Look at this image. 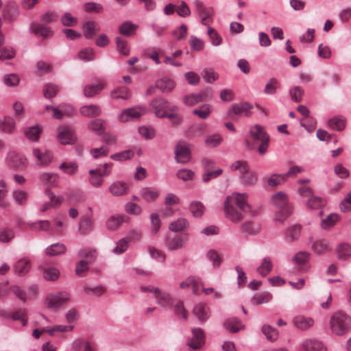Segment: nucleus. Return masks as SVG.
I'll list each match as a JSON object with an SVG mask.
<instances>
[{"label": "nucleus", "instance_id": "1", "mask_svg": "<svg viewBox=\"0 0 351 351\" xmlns=\"http://www.w3.org/2000/svg\"><path fill=\"white\" fill-rule=\"evenodd\" d=\"M247 199L246 193H233L228 196L224 202L226 218L234 223L241 221L244 217L243 213L250 210Z\"/></svg>", "mask_w": 351, "mask_h": 351}, {"label": "nucleus", "instance_id": "2", "mask_svg": "<svg viewBox=\"0 0 351 351\" xmlns=\"http://www.w3.org/2000/svg\"><path fill=\"white\" fill-rule=\"evenodd\" d=\"M150 106L158 118H168L174 125L182 122V118L178 114V108L175 105H170L169 101L162 98L154 99Z\"/></svg>", "mask_w": 351, "mask_h": 351}, {"label": "nucleus", "instance_id": "3", "mask_svg": "<svg viewBox=\"0 0 351 351\" xmlns=\"http://www.w3.org/2000/svg\"><path fill=\"white\" fill-rule=\"evenodd\" d=\"M328 326L332 334L343 336L351 330V316L344 311H337L331 315Z\"/></svg>", "mask_w": 351, "mask_h": 351}, {"label": "nucleus", "instance_id": "4", "mask_svg": "<svg viewBox=\"0 0 351 351\" xmlns=\"http://www.w3.org/2000/svg\"><path fill=\"white\" fill-rule=\"evenodd\" d=\"M271 202L277 208V215L275 217L276 221L283 222L292 212L291 206L288 204L287 195L280 191L271 197Z\"/></svg>", "mask_w": 351, "mask_h": 351}, {"label": "nucleus", "instance_id": "5", "mask_svg": "<svg viewBox=\"0 0 351 351\" xmlns=\"http://www.w3.org/2000/svg\"><path fill=\"white\" fill-rule=\"evenodd\" d=\"M250 138L253 141L260 143L258 147L259 153L264 154L266 152L268 148L269 136L265 132L264 128L260 125L256 124L250 128Z\"/></svg>", "mask_w": 351, "mask_h": 351}, {"label": "nucleus", "instance_id": "6", "mask_svg": "<svg viewBox=\"0 0 351 351\" xmlns=\"http://www.w3.org/2000/svg\"><path fill=\"white\" fill-rule=\"evenodd\" d=\"M110 164L104 163L102 167L88 171V183L95 188H99L104 183V178L110 174Z\"/></svg>", "mask_w": 351, "mask_h": 351}, {"label": "nucleus", "instance_id": "7", "mask_svg": "<svg viewBox=\"0 0 351 351\" xmlns=\"http://www.w3.org/2000/svg\"><path fill=\"white\" fill-rule=\"evenodd\" d=\"M231 169L239 171L241 176V182L245 185H252L257 180L256 174L254 172L249 171V167L246 162L237 160L231 165Z\"/></svg>", "mask_w": 351, "mask_h": 351}, {"label": "nucleus", "instance_id": "8", "mask_svg": "<svg viewBox=\"0 0 351 351\" xmlns=\"http://www.w3.org/2000/svg\"><path fill=\"white\" fill-rule=\"evenodd\" d=\"M70 293L66 291L58 292L49 294L45 299L46 306L57 310L70 300Z\"/></svg>", "mask_w": 351, "mask_h": 351}, {"label": "nucleus", "instance_id": "9", "mask_svg": "<svg viewBox=\"0 0 351 351\" xmlns=\"http://www.w3.org/2000/svg\"><path fill=\"white\" fill-rule=\"evenodd\" d=\"M187 241L186 234L176 236L167 234L165 237L164 245L168 250L175 251L183 248Z\"/></svg>", "mask_w": 351, "mask_h": 351}, {"label": "nucleus", "instance_id": "10", "mask_svg": "<svg viewBox=\"0 0 351 351\" xmlns=\"http://www.w3.org/2000/svg\"><path fill=\"white\" fill-rule=\"evenodd\" d=\"M143 291H149L154 295L156 302L163 307H168L171 305L172 300L167 293L162 292L158 288L154 287H142Z\"/></svg>", "mask_w": 351, "mask_h": 351}, {"label": "nucleus", "instance_id": "11", "mask_svg": "<svg viewBox=\"0 0 351 351\" xmlns=\"http://www.w3.org/2000/svg\"><path fill=\"white\" fill-rule=\"evenodd\" d=\"M212 93L209 89H205L198 93H192L184 97V103L189 106H193L198 103L211 99Z\"/></svg>", "mask_w": 351, "mask_h": 351}, {"label": "nucleus", "instance_id": "12", "mask_svg": "<svg viewBox=\"0 0 351 351\" xmlns=\"http://www.w3.org/2000/svg\"><path fill=\"white\" fill-rule=\"evenodd\" d=\"M252 106L247 102L233 104L228 111V115L231 119L234 117L245 116L250 117L251 114L250 110Z\"/></svg>", "mask_w": 351, "mask_h": 351}, {"label": "nucleus", "instance_id": "13", "mask_svg": "<svg viewBox=\"0 0 351 351\" xmlns=\"http://www.w3.org/2000/svg\"><path fill=\"white\" fill-rule=\"evenodd\" d=\"M194 4L195 10L201 19V23L204 25H208L212 23L213 9L211 8L204 7L203 3L199 0H195Z\"/></svg>", "mask_w": 351, "mask_h": 351}, {"label": "nucleus", "instance_id": "14", "mask_svg": "<svg viewBox=\"0 0 351 351\" xmlns=\"http://www.w3.org/2000/svg\"><path fill=\"white\" fill-rule=\"evenodd\" d=\"M291 322L295 328L302 331L311 329L315 324V321L312 317H306L303 315L295 316Z\"/></svg>", "mask_w": 351, "mask_h": 351}, {"label": "nucleus", "instance_id": "15", "mask_svg": "<svg viewBox=\"0 0 351 351\" xmlns=\"http://www.w3.org/2000/svg\"><path fill=\"white\" fill-rule=\"evenodd\" d=\"M301 348L304 351H327V348L323 342L315 338L303 340Z\"/></svg>", "mask_w": 351, "mask_h": 351}, {"label": "nucleus", "instance_id": "16", "mask_svg": "<svg viewBox=\"0 0 351 351\" xmlns=\"http://www.w3.org/2000/svg\"><path fill=\"white\" fill-rule=\"evenodd\" d=\"M5 161L12 168L25 169L28 165V160L25 155H8Z\"/></svg>", "mask_w": 351, "mask_h": 351}, {"label": "nucleus", "instance_id": "17", "mask_svg": "<svg viewBox=\"0 0 351 351\" xmlns=\"http://www.w3.org/2000/svg\"><path fill=\"white\" fill-rule=\"evenodd\" d=\"M58 140L62 145H73L77 141V138L71 128L65 127L59 132Z\"/></svg>", "mask_w": 351, "mask_h": 351}, {"label": "nucleus", "instance_id": "18", "mask_svg": "<svg viewBox=\"0 0 351 351\" xmlns=\"http://www.w3.org/2000/svg\"><path fill=\"white\" fill-rule=\"evenodd\" d=\"M146 109L143 107H135L128 108L123 111L119 116V119L121 122L128 121L130 118H137L145 114Z\"/></svg>", "mask_w": 351, "mask_h": 351}, {"label": "nucleus", "instance_id": "19", "mask_svg": "<svg viewBox=\"0 0 351 351\" xmlns=\"http://www.w3.org/2000/svg\"><path fill=\"white\" fill-rule=\"evenodd\" d=\"M129 184L124 181H115L109 186V191L114 197L123 196L129 191Z\"/></svg>", "mask_w": 351, "mask_h": 351}, {"label": "nucleus", "instance_id": "20", "mask_svg": "<svg viewBox=\"0 0 351 351\" xmlns=\"http://www.w3.org/2000/svg\"><path fill=\"white\" fill-rule=\"evenodd\" d=\"M213 162L212 161H205L203 162V167L204 168L205 172L202 175V180L204 182H208L210 180L217 178L219 176L223 171L221 169H218L216 170L213 171L211 169V167L213 166Z\"/></svg>", "mask_w": 351, "mask_h": 351}, {"label": "nucleus", "instance_id": "21", "mask_svg": "<svg viewBox=\"0 0 351 351\" xmlns=\"http://www.w3.org/2000/svg\"><path fill=\"white\" fill-rule=\"evenodd\" d=\"M193 337L189 340L188 345L193 349L199 348L204 343V336L202 329L195 328L192 330Z\"/></svg>", "mask_w": 351, "mask_h": 351}, {"label": "nucleus", "instance_id": "22", "mask_svg": "<svg viewBox=\"0 0 351 351\" xmlns=\"http://www.w3.org/2000/svg\"><path fill=\"white\" fill-rule=\"evenodd\" d=\"M94 220L91 215H84L81 217L79 223V230L83 234H86L94 229Z\"/></svg>", "mask_w": 351, "mask_h": 351}, {"label": "nucleus", "instance_id": "23", "mask_svg": "<svg viewBox=\"0 0 351 351\" xmlns=\"http://www.w3.org/2000/svg\"><path fill=\"white\" fill-rule=\"evenodd\" d=\"M128 219V217L123 215H112L106 221V227L110 230H115L120 227L123 222H126Z\"/></svg>", "mask_w": 351, "mask_h": 351}, {"label": "nucleus", "instance_id": "24", "mask_svg": "<svg viewBox=\"0 0 351 351\" xmlns=\"http://www.w3.org/2000/svg\"><path fill=\"white\" fill-rule=\"evenodd\" d=\"M80 112L86 117H98L101 114V109L96 104L84 105L80 108Z\"/></svg>", "mask_w": 351, "mask_h": 351}, {"label": "nucleus", "instance_id": "25", "mask_svg": "<svg viewBox=\"0 0 351 351\" xmlns=\"http://www.w3.org/2000/svg\"><path fill=\"white\" fill-rule=\"evenodd\" d=\"M193 313L199 321L202 322L206 321L210 316L208 307L206 304L201 303L195 306Z\"/></svg>", "mask_w": 351, "mask_h": 351}, {"label": "nucleus", "instance_id": "26", "mask_svg": "<svg viewBox=\"0 0 351 351\" xmlns=\"http://www.w3.org/2000/svg\"><path fill=\"white\" fill-rule=\"evenodd\" d=\"M84 34L86 38L91 39L95 34L100 30L99 25L93 21L86 22L83 27Z\"/></svg>", "mask_w": 351, "mask_h": 351}, {"label": "nucleus", "instance_id": "27", "mask_svg": "<svg viewBox=\"0 0 351 351\" xmlns=\"http://www.w3.org/2000/svg\"><path fill=\"white\" fill-rule=\"evenodd\" d=\"M273 263L269 256H265L262 259L260 265L257 267L256 271L262 277L267 276L272 270Z\"/></svg>", "mask_w": 351, "mask_h": 351}, {"label": "nucleus", "instance_id": "28", "mask_svg": "<svg viewBox=\"0 0 351 351\" xmlns=\"http://www.w3.org/2000/svg\"><path fill=\"white\" fill-rule=\"evenodd\" d=\"M336 253L337 257L340 260H347L351 256V245L350 244L343 242L336 247Z\"/></svg>", "mask_w": 351, "mask_h": 351}, {"label": "nucleus", "instance_id": "29", "mask_svg": "<svg viewBox=\"0 0 351 351\" xmlns=\"http://www.w3.org/2000/svg\"><path fill=\"white\" fill-rule=\"evenodd\" d=\"M31 267V261L27 258H23L18 261L14 265V269L16 274L19 275H24L27 274Z\"/></svg>", "mask_w": 351, "mask_h": 351}, {"label": "nucleus", "instance_id": "30", "mask_svg": "<svg viewBox=\"0 0 351 351\" xmlns=\"http://www.w3.org/2000/svg\"><path fill=\"white\" fill-rule=\"evenodd\" d=\"M176 84L173 80L167 77H163L156 82V87L163 93L171 92L174 88Z\"/></svg>", "mask_w": 351, "mask_h": 351}, {"label": "nucleus", "instance_id": "31", "mask_svg": "<svg viewBox=\"0 0 351 351\" xmlns=\"http://www.w3.org/2000/svg\"><path fill=\"white\" fill-rule=\"evenodd\" d=\"M159 191L152 187H145L141 191V195L147 202H154L158 197Z\"/></svg>", "mask_w": 351, "mask_h": 351}, {"label": "nucleus", "instance_id": "32", "mask_svg": "<svg viewBox=\"0 0 351 351\" xmlns=\"http://www.w3.org/2000/svg\"><path fill=\"white\" fill-rule=\"evenodd\" d=\"M240 228L241 232L246 236H254L261 231V227L251 221L244 223Z\"/></svg>", "mask_w": 351, "mask_h": 351}, {"label": "nucleus", "instance_id": "33", "mask_svg": "<svg viewBox=\"0 0 351 351\" xmlns=\"http://www.w3.org/2000/svg\"><path fill=\"white\" fill-rule=\"evenodd\" d=\"M189 223L186 219L180 217L169 223V229L173 232H178L186 229Z\"/></svg>", "mask_w": 351, "mask_h": 351}, {"label": "nucleus", "instance_id": "34", "mask_svg": "<svg viewBox=\"0 0 351 351\" xmlns=\"http://www.w3.org/2000/svg\"><path fill=\"white\" fill-rule=\"evenodd\" d=\"M66 246L62 243L51 244L45 249V254L47 256H58L66 252Z\"/></svg>", "mask_w": 351, "mask_h": 351}, {"label": "nucleus", "instance_id": "35", "mask_svg": "<svg viewBox=\"0 0 351 351\" xmlns=\"http://www.w3.org/2000/svg\"><path fill=\"white\" fill-rule=\"evenodd\" d=\"M30 160L34 162L32 165L42 167L49 165L52 160V157L51 155H32Z\"/></svg>", "mask_w": 351, "mask_h": 351}, {"label": "nucleus", "instance_id": "36", "mask_svg": "<svg viewBox=\"0 0 351 351\" xmlns=\"http://www.w3.org/2000/svg\"><path fill=\"white\" fill-rule=\"evenodd\" d=\"M104 88V86L101 82L97 84L86 85L84 88V95L86 97H93L98 95Z\"/></svg>", "mask_w": 351, "mask_h": 351}, {"label": "nucleus", "instance_id": "37", "mask_svg": "<svg viewBox=\"0 0 351 351\" xmlns=\"http://www.w3.org/2000/svg\"><path fill=\"white\" fill-rule=\"evenodd\" d=\"M300 235V228L297 225L292 226L285 232V239L288 243L297 240Z\"/></svg>", "mask_w": 351, "mask_h": 351}, {"label": "nucleus", "instance_id": "38", "mask_svg": "<svg viewBox=\"0 0 351 351\" xmlns=\"http://www.w3.org/2000/svg\"><path fill=\"white\" fill-rule=\"evenodd\" d=\"M199 286V280L194 276H189L184 280L182 281L180 283V289H187L191 287L193 289V291L196 293L198 289Z\"/></svg>", "mask_w": 351, "mask_h": 351}, {"label": "nucleus", "instance_id": "39", "mask_svg": "<svg viewBox=\"0 0 351 351\" xmlns=\"http://www.w3.org/2000/svg\"><path fill=\"white\" fill-rule=\"evenodd\" d=\"M194 152V146L184 141H180L178 142L174 154H191Z\"/></svg>", "mask_w": 351, "mask_h": 351}, {"label": "nucleus", "instance_id": "40", "mask_svg": "<svg viewBox=\"0 0 351 351\" xmlns=\"http://www.w3.org/2000/svg\"><path fill=\"white\" fill-rule=\"evenodd\" d=\"M280 86V82L275 77H272L265 84L264 93L266 95H275L277 89Z\"/></svg>", "mask_w": 351, "mask_h": 351}, {"label": "nucleus", "instance_id": "41", "mask_svg": "<svg viewBox=\"0 0 351 351\" xmlns=\"http://www.w3.org/2000/svg\"><path fill=\"white\" fill-rule=\"evenodd\" d=\"M212 112V108L210 104H205L198 108L193 110V114L197 115L202 119H206Z\"/></svg>", "mask_w": 351, "mask_h": 351}, {"label": "nucleus", "instance_id": "42", "mask_svg": "<svg viewBox=\"0 0 351 351\" xmlns=\"http://www.w3.org/2000/svg\"><path fill=\"white\" fill-rule=\"evenodd\" d=\"M88 128L90 130L99 135L104 134L105 132L104 121L101 119H97L89 122L88 124Z\"/></svg>", "mask_w": 351, "mask_h": 351}, {"label": "nucleus", "instance_id": "43", "mask_svg": "<svg viewBox=\"0 0 351 351\" xmlns=\"http://www.w3.org/2000/svg\"><path fill=\"white\" fill-rule=\"evenodd\" d=\"M312 250L317 254H322L330 250L329 243L325 239L317 240L313 243Z\"/></svg>", "mask_w": 351, "mask_h": 351}, {"label": "nucleus", "instance_id": "44", "mask_svg": "<svg viewBox=\"0 0 351 351\" xmlns=\"http://www.w3.org/2000/svg\"><path fill=\"white\" fill-rule=\"evenodd\" d=\"M224 326L226 330L232 332H237L244 328V325L236 318L230 319L225 322Z\"/></svg>", "mask_w": 351, "mask_h": 351}, {"label": "nucleus", "instance_id": "45", "mask_svg": "<svg viewBox=\"0 0 351 351\" xmlns=\"http://www.w3.org/2000/svg\"><path fill=\"white\" fill-rule=\"evenodd\" d=\"M137 27V25L133 24L130 21H127L119 26V30L123 36H131L135 32Z\"/></svg>", "mask_w": 351, "mask_h": 351}, {"label": "nucleus", "instance_id": "46", "mask_svg": "<svg viewBox=\"0 0 351 351\" xmlns=\"http://www.w3.org/2000/svg\"><path fill=\"white\" fill-rule=\"evenodd\" d=\"M41 132V128L38 125L29 127L25 130V136L32 141H37Z\"/></svg>", "mask_w": 351, "mask_h": 351}, {"label": "nucleus", "instance_id": "47", "mask_svg": "<svg viewBox=\"0 0 351 351\" xmlns=\"http://www.w3.org/2000/svg\"><path fill=\"white\" fill-rule=\"evenodd\" d=\"M117 50L123 56H128L130 47L127 40L121 37L116 38Z\"/></svg>", "mask_w": 351, "mask_h": 351}, {"label": "nucleus", "instance_id": "48", "mask_svg": "<svg viewBox=\"0 0 351 351\" xmlns=\"http://www.w3.org/2000/svg\"><path fill=\"white\" fill-rule=\"evenodd\" d=\"M304 93L303 88L299 86L291 87L289 90L291 100L296 103L300 102L302 100Z\"/></svg>", "mask_w": 351, "mask_h": 351}, {"label": "nucleus", "instance_id": "49", "mask_svg": "<svg viewBox=\"0 0 351 351\" xmlns=\"http://www.w3.org/2000/svg\"><path fill=\"white\" fill-rule=\"evenodd\" d=\"M12 197L16 204L23 205L27 200L28 193L23 190H16L13 191Z\"/></svg>", "mask_w": 351, "mask_h": 351}, {"label": "nucleus", "instance_id": "50", "mask_svg": "<svg viewBox=\"0 0 351 351\" xmlns=\"http://www.w3.org/2000/svg\"><path fill=\"white\" fill-rule=\"evenodd\" d=\"M0 128L3 132L11 133L15 128V121L12 117H5L0 123Z\"/></svg>", "mask_w": 351, "mask_h": 351}, {"label": "nucleus", "instance_id": "51", "mask_svg": "<svg viewBox=\"0 0 351 351\" xmlns=\"http://www.w3.org/2000/svg\"><path fill=\"white\" fill-rule=\"evenodd\" d=\"M43 276L47 280L54 281L58 279L60 271L53 267H47L43 271Z\"/></svg>", "mask_w": 351, "mask_h": 351}, {"label": "nucleus", "instance_id": "52", "mask_svg": "<svg viewBox=\"0 0 351 351\" xmlns=\"http://www.w3.org/2000/svg\"><path fill=\"white\" fill-rule=\"evenodd\" d=\"M272 298V295L269 293H259L255 295L252 301L254 304L258 305L269 302Z\"/></svg>", "mask_w": 351, "mask_h": 351}, {"label": "nucleus", "instance_id": "53", "mask_svg": "<svg viewBox=\"0 0 351 351\" xmlns=\"http://www.w3.org/2000/svg\"><path fill=\"white\" fill-rule=\"evenodd\" d=\"M32 230L47 231L51 228L50 222L48 220H40L29 224Z\"/></svg>", "mask_w": 351, "mask_h": 351}, {"label": "nucleus", "instance_id": "54", "mask_svg": "<svg viewBox=\"0 0 351 351\" xmlns=\"http://www.w3.org/2000/svg\"><path fill=\"white\" fill-rule=\"evenodd\" d=\"M190 210L194 217H199L204 214L205 208L202 202L195 201L191 203Z\"/></svg>", "mask_w": 351, "mask_h": 351}, {"label": "nucleus", "instance_id": "55", "mask_svg": "<svg viewBox=\"0 0 351 351\" xmlns=\"http://www.w3.org/2000/svg\"><path fill=\"white\" fill-rule=\"evenodd\" d=\"M324 204V200L317 196H311L306 202L308 208L317 210Z\"/></svg>", "mask_w": 351, "mask_h": 351}, {"label": "nucleus", "instance_id": "56", "mask_svg": "<svg viewBox=\"0 0 351 351\" xmlns=\"http://www.w3.org/2000/svg\"><path fill=\"white\" fill-rule=\"evenodd\" d=\"M110 95L114 99H127L130 97V93L127 88L120 87L112 90Z\"/></svg>", "mask_w": 351, "mask_h": 351}, {"label": "nucleus", "instance_id": "57", "mask_svg": "<svg viewBox=\"0 0 351 351\" xmlns=\"http://www.w3.org/2000/svg\"><path fill=\"white\" fill-rule=\"evenodd\" d=\"M286 180V175L285 174H273L269 177L267 184L269 186L274 187L282 184Z\"/></svg>", "mask_w": 351, "mask_h": 351}, {"label": "nucleus", "instance_id": "58", "mask_svg": "<svg viewBox=\"0 0 351 351\" xmlns=\"http://www.w3.org/2000/svg\"><path fill=\"white\" fill-rule=\"evenodd\" d=\"M328 125L332 130L341 131L345 128V120L335 117L328 121Z\"/></svg>", "mask_w": 351, "mask_h": 351}, {"label": "nucleus", "instance_id": "59", "mask_svg": "<svg viewBox=\"0 0 351 351\" xmlns=\"http://www.w3.org/2000/svg\"><path fill=\"white\" fill-rule=\"evenodd\" d=\"M309 256L306 252H300L293 256V261L295 264L302 267L308 261Z\"/></svg>", "mask_w": 351, "mask_h": 351}, {"label": "nucleus", "instance_id": "60", "mask_svg": "<svg viewBox=\"0 0 351 351\" xmlns=\"http://www.w3.org/2000/svg\"><path fill=\"white\" fill-rule=\"evenodd\" d=\"M262 330L269 341H274L278 339V332L276 328L270 326H263Z\"/></svg>", "mask_w": 351, "mask_h": 351}, {"label": "nucleus", "instance_id": "61", "mask_svg": "<svg viewBox=\"0 0 351 351\" xmlns=\"http://www.w3.org/2000/svg\"><path fill=\"white\" fill-rule=\"evenodd\" d=\"M41 180L52 186H56L58 180V176L57 174L44 173L40 176Z\"/></svg>", "mask_w": 351, "mask_h": 351}, {"label": "nucleus", "instance_id": "62", "mask_svg": "<svg viewBox=\"0 0 351 351\" xmlns=\"http://www.w3.org/2000/svg\"><path fill=\"white\" fill-rule=\"evenodd\" d=\"M43 94L46 98L55 97L59 91L58 86L53 84H47L43 88Z\"/></svg>", "mask_w": 351, "mask_h": 351}, {"label": "nucleus", "instance_id": "63", "mask_svg": "<svg viewBox=\"0 0 351 351\" xmlns=\"http://www.w3.org/2000/svg\"><path fill=\"white\" fill-rule=\"evenodd\" d=\"M151 220V232L152 234H156L158 232L161 226V221L158 214L152 213L150 215Z\"/></svg>", "mask_w": 351, "mask_h": 351}, {"label": "nucleus", "instance_id": "64", "mask_svg": "<svg viewBox=\"0 0 351 351\" xmlns=\"http://www.w3.org/2000/svg\"><path fill=\"white\" fill-rule=\"evenodd\" d=\"M61 23L64 26L73 27L77 24V19L72 16L70 12H65L60 19Z\"/></svg>", "mask_w": 351, "mask_h": 351}]
</instances>
